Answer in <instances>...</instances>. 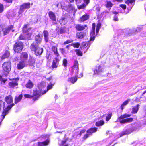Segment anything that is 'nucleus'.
<instances>
[{
    "label": "nucleus",
    "mask_w": 146,
    "mask_h": 146,
    "mask_svg": "<svg viewBox=\"0 0 146 146\" xmlns=\"http://www.w3.org/2000/svg\"><path fill=\"white\" fill-rule=\"evenodd\" d=\"M97 128H92L88 129L87 131V132L90 135H92L93 133L96 132L97 131Z\"/></svg>",
    "instance_id": "obj_22"
},
{
    "label": "nucleus",
    "mask_w": 146,
    "mask_h": 146,
    "mask_svg": "<svg viewBox=\"0 0 146 146\" xmlns=\"http://www.w3.org/2000/svg\"><path fill=\"white\" fill-rule=\"evenodd\" d=\"M19 39L20 40H24L26 39L25 36V34H21L19 37Z\"/></svg>",
    "instance_id": "obj_41"
},
{
    "label": "nucleus",
    "mask_w": 146,
    "mask_h": 146,
    "mask_svg": "<svg viewBox=\"0 0 146 146\" xmlns=\"http://www.w3.org/2000/svg\"><path fill=\"white\" fill-rule=\"evenodd\" d=\"M58 65V64L56 63H54L53 61V62L52 65V66L53 68H56L57 67Z\"/></svg>",
    "instance_id": "obj_53"
},
{
    "label": "nucleus",
    "mask_w": 146,
    "mask_h": 146,
    "mask_svg": "<svg viewBox=\"0 0 146 146\" xmlns=\"http://www.w3.org/2000/svg\"><path fill=\"white\" fill-rule=\"evenodd\" d=\"M104 122L103 120H100L98 121L96 123V125L98 127H99L100 126H102L104 124Z\"/></svg>",
    "instance_id": "obj_36"
},
{
    "label": "nucleus",
    "mask_w": 146,
    "mask_h": 146,
    "mask_svg": "<svg viewBox=\"0 0 146 146\" xmlns=\"http://www.w3.org/2000/svg\"><path fill=\"white\" fill-rule=\"evenodd\" d=\"M87 35L86 32H80L77 33L76 34V36L77 38L81 39L83 38L85 36H86Z\"/></svg>",
    "instance_id": "obj_15"
},
{
    "label": "nucleus",
    "mask_w": 146,
    "mask_h": 146,
    "mask_svg": "<svg viewBox=\"0 0 146 146\" xmlns=\"http://www.w3.org/2000/svg\"><path fill=\"white\" fill-rule=\"evenodd\" d=\"M24 96L26 98H32L33 97V96H32V95H31L27 94H25L24 95Z\"/></svg>",
    "instance_id": "obj_51"
},
{
    "label": "nucleus",
    "mask_w": 146,
    "mask_h": 146,
    "mask_svg": "<svg viewBox=\"0 0 146 146\" xmlns=\"http://www.w3.org/2000/svg\"><path fill=\"white\" fill-rule=\"evenodd\" d=\"M5 100L8 104H11L13 101L12 97L10 95L6 96L5 98Z\"/></svg>",
    "instance_id": "obj_17"
},
{
    "label": "nucleus",
    "mask_w": 146,
    "mask_h": 146,
    "mask_svg": "<svg viewBox=\"0 0 146 146\" xmlns=\"http://www.w3.org/2000/svg\"><path fill=\"white\" fill-rule=\"evenodd\" d=\"M23 44L21 42L16 43L14 45V50L15 52H21L23 48Z\"/></svg>",
    "instance_id": "obj_2"
},
{
    "label": "nucleus",
    "mask_w": 146,
    "mask_h": 146,
    "mask_svg": "<svg viewBox=\"0 0 146 146\" xmlns=\"http://www.w3.org/2000/svg\"><path fill=\"white\" fill-rule=\"evenodd\" d=\"M84 3L87 5L89 3L90 0H84Z\"/></svg>",
    "instance_id": "obj_57"
},
{
    "label": "nucleus",
    "mask_w": 146,
    "mask_h": 146,
    "mask_svg": "<svg viewBox=\"0 0 146 146\" xmlns=\"http://www.w3.org/2000/svg\"><path fill=\"white\" fill-rule=\"evenodd\" d=\"M4 7L2 4L0 3V13H2L3 11Z\"/></svg>",
    "instance_id": "obj_52"
},
{
    "label": "nucleus",
    "mask_w": 146,
    "mask_h": 146,
    "mask_svg": "<svg viewBox=\"0 0 146 146\" xmlns=\"http://www.w3.org/2000/svg\"><path fill=\"white\" fill-rule=\"evenodd\" d=\"M52 50L56 56H59V54L57 51V48L56 46H53L52 48Z\"/></svg>",
    "instance_id": "obj_31"
},
{
    "label": "nucleus",
    "mask_w": 146,
    "mask_h": 146,
    "mask_svg": "<svg viewBox=\"0 0 146 146\" xmlns=\"http://www.w3.org/2000/svg\"><path fill=\"white\" fill-rule=\"evenodd\" d=\"M28 58V54L26 52L22 53L20 56L21 60L26 61L28 62L27 59Z\"/></svg>",
    "instance_id": "obj_13"
},
{
    "label": "nucleus",
    "mask_w": 146,
    "mask_h": 146,
    "mask_svg": "<svg viewBox=\"0 0 146 146\" xmlns=\"http://www.w3.org/2000/svg\"><path fill=\"white\" fill-rule=\"evenodd\" d=\"M133 131V128L127 129L125 131H123L120 133V137L124 135H127L131 133Z\"/></svg>",
    "instance_id": "obj_12"
},
{
    "label": "nucleus",
    "mask_w": 146,
    "mask_h": 146,
    "mask_svg": "<svg viewBox=\"0 0 146 146\" xmlns=\"http://www.w3.org/2000/svg\"><path fill=\"white\" fill-rule=\"evenodd\" d=\"M106 5L107 7H112L113 4L110 1H107Z\"/></svg>",
    "instance_id": "obj_42"
},
{
    "label": "nucleus",
    "mask_w": 146,
    "mask_h": 146,
    "mask_svg": "<svg viewBox=\"0 0 146 146\" xmlns=\"http://www.w3.org/2000/svg\"><path fill=\"white\" fill-rule=\"evenodd\" d=\"M14 105L15 104L14 103H12L11 104L8 105L6 108L3 110L2 114V119L1 121L4 119L6 115L8 114L9 111Z\"/></svg>",
    "instance_id": "obj_4"
},
{
    "label": "nucleus",
    "mask_w": 146,
    "mask_h": 146,
    "mask_svg": "<svg viewBox=\"0 0 146 146\" xmlns=\"http://www.w3.org/2000/svg\"><path fill=\"white\" fill-rule=\"evenodd\" d=\"M121 7L123 9H125L126 8V6L125 5L121 4L120 5Z\"/></svg>",
    "instance_id": "obj_56"
},
{
    "label": "nucleus",
    "mask_w": 146,
    "mask_h": 146,
    "mask_svg": "<svg viewBox=\"0 0 146 146\" xmlns=\"http://www.w3.org/2000/svg\"><path fill=\"white\" fill-rule=\"evenodd\" d=\"M74 9V7L72 4H70L67 7V11L70 13Z\"/></svg>",
    "instance_id": "obj_32"
},
{
    "label": "nucleus",
    "mask_w": 146,
    "mask_h": 146,
    "mask_svg": "<svg viewBox=\"0 0 146 146\" xmlns=\"http://www.w3.org/2000/svg\"><path fill=\"white\" fill-rule=\"evenodd\" d=\"M78 61L76 60H75L74 65L73 66V68L72 69V71L73 72L75 71V72H76V74H78V72L79 70V68H78Z\"/></svg>",
    "instance_id": "obj_14"
},
{
    "label": "nucleus",
    "mask_w": 146,
    "mask_h": 146,
    "mask_svg": "<svg viewBox=\"0 0 146 146\" xmlns=\"http://www.w3.org/2000/svg\"><path fill=\"white\" fill-rule=\"evenodd\" d=\"M2 68L3 70L7 72L5 75H7L11 70V64L10 62H8L3 63Z\"/></svg>",
    "instance_id": "obj_3"
},
{
    "label": "nucleus",
    "mask_w": 146,
    "mask_h": 146,
    "mask_svg": "<svg viewBox=\"0 0 146 146\" xmlns=\"http://www.w3.org/2000/svg\"><path fill=\"white\" fill-rule=\"evenodd\" d=\"M7 80L6 79H2V81L4 83H5V82L7 81Z\"/></svg>",
    "instance_id": "obj_64"
},
{
    "label": "nucleus",
    "mask_w": 146,
    "mask_h": 146,
    "mask_svg": "<svg viewBox=\"0 0 146 146\" xmlns=\"http://www.w3.org/2000/svg\"><path fill=\"white\" fill-rule=\"evenodd\" d=\"M89 18V15H84L80 18V19L82 21H84L88 19Z\"/></svg>",
    "instance_id": "obj_34"
},
{
    "label": "nucleus",
    "mask_w": 146,
    "mask_h": 146,
    "mask_svg": "<svg viewBox=\"0 0 146 146\" xmlns=\"http://www.w3.org/2000/svg\"><path fill=\"white\" fill-rule=\"evenodd\" d=\"M23 97L22 95L20 94L19 96H16L15 98V103L17 104L20 101Z\"/></svg>",
    "instance_id": "obj_30"
},
{
    "label": "nucleus",
    "mask_w": 146,
    "mask_h": 146,
    "mask_svg": "<svg viewBox=\"0 0 146 146\" xmlns=\"http://www.w3.org/2000/svg\"><path fill=\"white\" fill-rule=\"evenodd\" d=\"M6 1L7 2L11 3L12 2V0H4Z\"/></svg>",
    "instance_id": "obj_63"
},
{
    "label": "nucleus",
    "mask_w": 146,
    "mask_h": 146,
    "mask_svg": "<svg viewBox=\"0 0 146 146\" xmlns=\"http://www.w3.org/2000/svg\"><path fill=\"white\" fill-rule=\"evenodd\" d=\"M130 101V99H128L124 101L121 104L120 106L121 109L122 110H123L124 107L127 105L129 102Z\"/></svg>",
    "instance_id": "obj_29"
},
{
    "label": "nucleus",
    "mask_w": 146,
    "mask_h": 146,
    "mask_svg": "<svg viewBox=\"0 0 146 146\" xmlns=\"http://www.w3.org/2000/svg\"><path fill=\"white\" fill-rule=\"evenodd\" d=\"M41 90L40 89L38 88L36 89L35 90H33V94L35 97H34L33 99L34 100H37L38 98L41 96Z\"/></svg>",
    "instance_id": "obj_8"
},
{
    "label": "nucleus",
    "mask_w": 146,
    "mask_h": 146,
    "mask_svg": "<svg viewBox=\"0 0 146 146\" xmlns=\"http://www.w3.org/2000/svg\"><path fill=\"white\" fill-rule=\"evenodd\" d=\"M14 27L12 25H10L3 29L4 35L8 34L11 31L13 32L14 31Z\"/></svg>",
    "instance_id": "obj_9"
},
{
    "label": "nucleus",
    "mask_w": 146,
    "mask_h": 146,
    "mask_svg": "<svg viewBox=\"0 0 146 146\" xmlns=\"http://www.w3.org/2000/svg\"><path fill=\"white\" fill-rule=\"evenodd\" d=\"M4 102H3L2 100H0V110L1 109V108L2 105H3L4 106Z\"/></svg>",
    "instance_id": "obj_54"
},
{
    "label": "nucleus",
    "mask_w": 146,
    "mask_h": 146,
    "mask_svg": "<svg viewBox=\"0 0 146 146\" xmlns=\"http://www.w3.org/2000/svg\"><path fill=\"white\" fill-rule=\"evenodd\" d=\"M86 5H86V4L84 3L83 5L78 6V8L79 9H83L86 6Z\"/></svg>",
    "instance_id": "obj_48"
},
{
    "label": "nucleus",
    "mask_w": 146,
    "mask_h": 146,
    "mask_svg": "<svg viewBox=\"0 0 146 146\" xmlns=\"http://www.w3.org/2000/svg\"><path fill=\"white\" fill-rule=\"evenodd\" d=\"M34 86V84L31 81L29 80L28 82L26 83L25 86L27 88L31 89Z\"/></svg>",
    "instance_id": "obj_19"
},
{
    "label": "nucleus",
    "mask_w": 146,
    "mask_h": 146,
    "mask_svg": "<svg viewBox=\"0 0 146 146\" xmlns=\"http://www.w3.org/2000/svg\"><path fill=\"white\" fill-rule=\"evenodd\" d=\"M53 85H54V84H51V83H50V84H49L47 86V91H48L49 89H51V88H52Z\"/></svg>",
    "instance_id": "obj_50"
},
{
    "label": "nucleus",
    "mask_w": 146,
    "mask_h": 146,
    "mask_svg": "<svg viewBox=\"0 0 146 146\" xmlns=\"http://www.w3.org/2000/svg\"><path fill=\"white\" fill-rule=\"evenodd\" d=\"M127 31H129V32L128 33V34L129 35L131 34L135 33L139 31V28L137 27L133 30H132L131 29H127Z\"/></svg>",
    "instance_id": "obj_24"
},
{
    "label": "nucleus",
    "mask_w": 146,
    "mask_h": 146,
    "mask_svg": "<svg viewBox=\"0 0 146 146\" xmlns=\"http://www.w3.org/2000/svg\"><path fill=\"white\" fill-rule=\"evenodd\" d=\"M85 131V129H83V130H81L80 133H79V134L80 135H81L82 134V133H84Z\"/></svg>",
    "instance_id": "obj_60"
},
{
    "label": "nucleus",
    "mask_w": 146,
    "mask_h": 146,
    "mask_svg": "<svg viewBox=\"0 0 146 146\" xmlns=\"http://www.w3.org/2000/svg\"><path fill=\"white\" fill-rule=\"evenodd\" d=\"M60 22L62 25H65L67 22L66 19L65 18L62 17L60 21Z\"/></svg>",
    "instance_id": "obj_38"
},
{
    "label": "nucleus",
    "mask_w": 146,
    "mask_h": 146,
    "mask_svg": "<svg viewBox=\"0 0 146 146\" xmlns=\"http://www.w3.org/2000/svg\"><path fill=\"white\" fill-rule=\"evenodd\" d=\"M95 23L92 24V30L91 31L90 34V40L91 41H93L95 39Z\"/></svg>",
    "instance_id": "obj_11"
},
{
    "label": "nucleus",
    "mask_w": 146,
    "mask_h": 146,
    "mask_svg": "<svg viewBox=\"0 0 146 146\" xmlns=\"http://www.w3.org/2000/svg\"><path fill=\"white\" fill-rule=\"evenodd\" d=\"M112 116V113H111L108 114L107 116L106 117V120L108 121L110 120Z\"/></svg>",
    "instance_id": "obj_44"
},
{
    "label": "nucleus",
    "mask_w": 146,
    "mask_h": 146,
    "mask_svg": "<svg viewBox=\"0 0 146 146\" xmlns=\"http://www.w3.org/2000/svg\"><path fill=\"white\" fill-rule=\"evenodd\" d=\"M23 31L24 33H27L25 34V36L26 37V39L28 40L30 39L32 34L31 31H30V29H28L27 30L26 26H25L23 29Z\"/></svg>",
    "instance_id": "obj_7"
},
{
    "label": "nucleus",
    "mask_w": 146,
    "mask_h": 146,
    "mask_svg": "<svg viewBox=\"0 0 146 146\" xmlns=\"http://www.w3.org/2000/svg\"><path fill=\"white\" fill-rule=\"evenodd\" d=\"M90 135L87 133V134L85 135L83 137V139L84 140L86 139L87 138H88Z\"/></svg>",
    "instance_id": "obj_55"
},
{
    "label": "nucleus",
    "mask_w": 146,
    "mask_h": 146,
    "mask_svg": "<svg viewBox=\"0 0 146 146\" xmlns=\"http://www.w3.org/2000/svg\"><path fill=\"white\" fill-rule=\"evenodd\" d=\"M86 27V25H81L77 24L75 26V27L77 30L80 31L83 30Z\"/></svg>",
    "instance_id": "obj_23"
},
{
    "label": "nucleus",
    "mask_w": 146,
    "mask_h": 146,
    "mask_svg": "<svg viewBox=\"0 0 146 146\" xmlns=\"http://www.w3.org/2000/svg\"><path fill=\"white\" fill-rule=\"evenodd\" d=\"M135 0H127L126 2V3L129 5V4H132V3L134 2Z\"/></svg>",
    "instance_id": "obj_43"
},
{
    "label": "nucleus",
    "mask_w": 146,
    "mask_h": 146,
    "mask_svg": "<svg viewBox=\"0 0 146 146\" xmlns=\"http://www.w3.org/2000/svg\"><path fill=\"white\" fill-rule=\"evenodd\" d=\"M67 141V140H64V141H62V142H61V144L62 145H63L64 144H65L66 143V141Z\"/></svg>",
    "instance_id": "obj_61"
},
{
    "label": "nucleus",
    "mask_w": 146,
    "mask_h": 146,
    "mask_svg": "<svg viewBox=\"0 0 146 146\" xmlns=\"http://www.w3.org/2000/svg\"><path fill=\"white\" fill-rule=\"evenodd\" d=\"M67 60L66 59H64L63 61V65L64 66V67H66L67 66Z\"/></svg>",
    "instance_id": "obj_45"
},
{
    "label": "nucleus",
    "mask_w": 146,
    "mask_h": 146,
    "mask_svg": "<svg viewBox=\"0 0 146 146\" xmlns=\"http://www.w3.org/2000/svg\"><path fill=\"white\" fill-rule=\"evenodd\" d=\"M114 20L115 21H117L118 20V17L117 15H115Z\"/></svg>",
    "instance_id": "obj_58"
},
{
    "label": "nucleus",
    "mask_w": 146,
    "mask_h": 146,
    "mask_svg": "<svg viewBox=\"0 0 146 146\" xmlns=\"http://www.w3.org/2000/svg\"><path fill=\"white\" fill-rule=\"evenodd\" d=\"M139 106V104H138L136 106L133 107L132 109L131 113L133 114L136 113L138 110Z\"/></svg>",
    "instance_id": "obj_26"
},
{
    "label": "nucleus",
    "mask_w": 146,
    "mask_h": 146,
    "mask_svg": "<svg viewBox=\"0 0 146 146\" xmlns=\"http://www.w3.org/2000/svg\"><path fill=\"white\" fill-rule=\"evenodd\" d=\"M131 115L125 113L123 115H121L120 116L118 117V119L119 120L121 119H124L125 118L129 117L131 116Z\"/></svg>",
    "instance_id": "obj_33"
},
{
    "label": "nucleus",
    "mask_w": 146,
    "mask_h": 146,
    "mask_svg": "<svg viewBox=\"0 0 146 146\" xmlns=\"http://www.w3.org/2000/svg\"><path fill=\"white\" fill-rule=\"evenodd\" d=\"M49 143V141L48 140H46L44 142H39L38 143V146H44L47 145Z\"/></svg>",
    "instance_id": "obj_27"
},
{
    "label": "nucleus",
    "mask_w": 146,
    "mask_h": 146,
    "mask_svg": "<svg viewBox=\"0 0 146 146\" xmlns=\"http://www.w3.org/2000/svg\"><path fill=\"white\" fill-rule=\"evenodd\" d=\"M30 48L32 51L35 52V54L36 56L41 55L43 51V48L39 46L38 43L35 42L31 44Z\"/></svg>",
    "instance_id": "obj_1"
},
{
    "label": "nucleus",
    "mask_w": 146,
    "mask_h": 146,
    "mask_svg": "<svg viewBox=\"0 0 146 146\" xmlns=\"http://www.w3.org/2000/svg\"><path fill=\"white\" fill-rule=\"evenodd\" d=\"M72 42H73L72 40H71V39H70V40L68 39L64 42V44H68V43Z\"/></svg>",
    "instance_id": "obj_49"
},
{
    "label": "nucleus",
    "mask_w": 146,
    "mask_h": 146,
    "mask_svg": "<svg viewBox=\"0 0 146 146\" xmlns=\"http://www.w3.org/2000/svg\"><path fill=\"white\" fill-rule=\"evenodd\" d=\"M29 65V64L28 62L21 60L17 64V68L18 69L21 70L23 69L25 67L28 66Z\"/></svg>",
    "instance_id": "obj_5"
},
{
    "label": "nucleus",
    "mask_w": 146,
    "mask_h": 146,
    "mask_svg": "<svg viewBox=\"0 0 146 146\" xmlns=\"http://www.w3.org/2000/svg\"><path fill=\"white\" fill-rule=\"evenodd\" d=\"M76 54L78 55H79L80 56H82V53L79 50H76Z\"/></svg>",
    "instance_id": "obj_47"
},
{
    "label": "nucleus",
    "mask_w": 146,
    "mask_h": 146,
    "mask_svg": "<svg viewBox=\"0 0 146 146\" xmlns=\"http://www.w3.org/2000/svg\"><path fill=\"white\" fill-rule=\"evenodd\" d=\"M76 3H79L81 2L82 0H75Z\"/></svg>",
    "instance_id": "obj_62"
},
{
    "label": "nucleus",
    "mask_w": 146,
    "mask_h": 146,
    "mask_svg": "<svg viewBox=\"0 0 146 146\" xmlns=\"http://www.w3.org/2000/svg\"><path fill=\"white\" fill-rule=\"evenodd\" d=\"M42 37V35L38 34L35 36V40L38 43H39L41 42Z\"/></svg>",
    "instance_id": "obj_28"
},
{
    "label": "nucleus",
    "mask_w": 146,
    "mask_h": 146,
    "mask_svg": "<svg viewBox=\"0 0 146 146\" xmlns=\"http://www.w3.org/2000/svg\"><path fill=\"white\" fill-rule=\"evenodd\" d=\"M56 56V57L54 58V59L53 60V61L54 63H55L58 64L61 58V57L59 56Z\"/></svg>",
    "instance_id": "obj_37"
},
{
    "label": "nucleus",
    "mask_w": 146,
    "mask_h": 146,
    "mask_svg": "<svg viewBox=\"0 0 146 146\" xmlns=\"http://www.w3.org/2000/svg\"><path fill=\"white\" fill-rule=\"evenodd\" d=\"M101 24L99 23L97 25L96 28L98 29H100L101 27Z\"/></svg>",
    "instance_id": "obj_59"
},
{
    "label": "nucleus",
    "mask_w": 146,
    "mask_h": 146,
    "mask_svg": "<svg viewBox=\"0 0 146 146\" xmlns=\"http://www.w3.org/2000/svg\"><path fill=\"white\" fill-rule=\"evenodd\" d=\"M45 40L46 42H48V33L47 31H44L43 32Z\"/></svg>",
    "instance_id": "obj_25"
},
{
    "label": "nucleus",
    "mask_w": 146,
    "mask_h": 146,
    "mask_svg": "<svg viewBox=\"0 0 146 146\" xmlns=\"http://www.w3.org/2000/svg\"><path fill=\"white\" fill-rule=\"evenodd\" d=\"M60 34H64L66 33V29L64 27H61L60 30Z\"/></svg>",
    "instance_id": "obj_40"
},
{
    "label": "nucleus",
    "mask_w": 146,
    "mask_h": 146,
    "mask_svg": "<svg viewBox=\"0 0 146 146\" xmlns=\"http://www.w3.org/2000/svg\"><path fill=\"white\" fill-rule=\"evenodd\" d=\"M60 50L61 51V53L63 54H66L68 52V50H66L65 48H60Z\"/></svg>",
    "instance_id": "obj_39"
},
{
    "label": "nucleus",
    "mask_w": 146,
    "mask_h": 146,
    "mask_svg": "<svg viewBox=\"0 0 146 146\" xmlns=\"http://www.w3.org/2000/svg\"><path fill=\"white\" fill-rule=\"evenodd\" d=\"M48 15L50 18L53 21H56V16L55 14L52 11H49Z\"/></svg>",
    "instance_id": "obj_21"
},
{
    "label": "nucleus",
    "mask_w": 146,
    "mask_h": 146,
    "mask_svg": "<svg viewBox=\"0 0 146 146\" xmlns=\"http://www.w3.org/2000/svg\"><path fill=\"white\" fill-rule=\"evenodd\" d=\"M103 71L100 65L97 66L96 68L94 70V73L96 74H99Z\"/></svg>",
    "instance_id": "obj_18"
},
{
    "label": "nucleus",
    "mask_w": 146,
    "mask_h": 146,
    "mask_svg": "<svg viewBox=\"0 0 146 146\" xmlns=\"http://www.w3.org/2000/svg\"><path fill=\"white\" fill-rule=\"evenodd\" d=\"M80 45L79 43H73L71 44V46H72L74 47L78 48Z\"/></svg>",
    "instance_id": "obj_46"
},
{
    "label": "nucleus",
    "mask_w": 146,
    "mask_h": 146,
    "mask_svg": "<svg viewBox=\"0 0 146 146\" xmlns=\"http://www.w3.org/2000/svg\"><path fill=\"white\" fill-rule=\"evenodd\" d=\"M13 81L9 82L8 85L11 88H13L18 85V82L19 80V78H13L12 79Z\"/></svg>",
    "instance_id": "obj_10"
},
{
    "label": "nucleus",
    "mask_w": 146,
    "mask_h": 146,
    "mask_svg": "<svg viewBox=\"0 0 146 146\" xmlns=\"http://www.w3.org/2000/svg\"><path fill=\"white\" fill-rule=\"evenodd\" d=\"M30 7V3L29 2L25 3L20 6L19 14H21L26 9H29Z\"/></svg>",
    "instance_id": "obj_6"
},
{
    "label": "nucleus",
    "mask_w": 146,
    "mask_h": 146,
    "mask_svg": "<svg viewBox=\"0 0 146 146\" xmlns=\"http://www.w3.org/2000/svg\"><path fill=\"white\" fill-rule=\"evenodd\" d=\"M133 119L132 118H129L119 121L121 123L124 124L125 123H130L132 121Z\"/></svg>",
    "instance_id": "obj_20"
},
{
    "label": "nucleus",
    "mask_w": 146,
    "mask_h": 146,
    "mask_svg": "<svg viewBox=\"0 0 146 146\" xmlns=\"http://www.w3.org/2000/svg\"><path fill=\"white\" fill-rule=\"evenodd\" d=\"M78 74H76V76L72 77L68 79V81L72 84L74 83L77 80Z\"/></svg>",
    "instance_id": "obj_16"
},
{
    "label": "nucleus",
    "mask_w": 146,
    "mask_h": 146,
    "mask_svg": "<svg viewBox=\"0 0 146 146\" xmlns=\"http://www.w3.org/2000/svg\"><path fill=\"white\" fill-rule=\"evenodd\" d=\"M9 52L8 51H6L2 56V59H4L8 58L9 55Z\"/></svg>",
    "instance_id": "obj_35"
}]
</instances>
